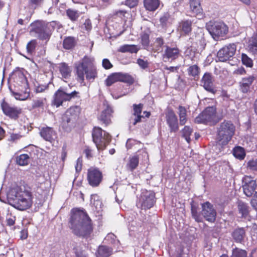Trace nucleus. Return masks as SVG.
<instances>
[{"label": "nucleus", "mask_w": 257, "mask_h": 257, "mask_svg": "<svg viewBox=\"0 0 257 257\" xmlns=\"http://www.w3.org/2000/svg\"><path fill=\"white\" fill-rule=\"evenodd\" d=\"M69 223L72 232L78 237L87 238L93 232L92 221L84 209L72 208Z\"/></svg>", "instance_id": "nucleus-1"}, {"label": "nucleus", "mask_w": 257, "mask_h": 257, "mask_svg": "<svg viewBox=\"0 0 257 257\" xmlns=\"http://www.w3.org/2000/svg\"><path fill=\"white\" fill-rule=\"evenodd\" d=\"M103 105L105 108L98 116V119L104 124L105 126H107L111 122V118L113 111L107 100H104L103 102Z\"/></svg>", "instance_id": "nucleus-18"}, {"label": "nucleus", "mask_w": 257, "mask_h": 257, "mask_svg": "<svg viewBox=\"0 0 257 257\" xmlns=\"http://www.w3.org/2000/svg\"><path fill=\"white\" fill-rule=\"evenodd\" d=\"M139 155L135 154L130 156L128 159V161L126 164V168L130 172H133L139 166Z\"/></svg>", "instance_id": "nucleus-30"}, {"label": "nucleus", "mask_w": 257, "mask_h": 257, "mask_svg": "<svg viewBox=\"0 0 257 257\" xmlns=\"http://www.w3.org/2000/svg\"><path fill=\"white\" fill-rule=\"evenodd\" d=\"M236 49L235 44H230L220 49L217 52V56L220 61H226L234 55Z\"/></svg>", "instance_id": "nucleus-17"}, {"label": "nucleus", "mask_w": 257, "mask_h": 257, "mask_svg": "<svg viewBox=\"0 0 257 257\" xmlns=\"http://www.w3.org/2000/svg\"><path fill=\"white\" fill-rule=\"evenodd\" d=\"M143 107L144 104L142 103L133 104V112L132 116L130 118V121L134 125H136L138 123L144 121V119L146 118H148L150 117L151 113L150 111H144L143 112L144 115L141 114Z\"/></svg>", "instance_id": "nucleus-10"}, {"label": "nucleus", "mask_w": 257, "mask_h": 257, "mask_svg": "<svg viewBox=\"0 0 257 257\" xmlns=\"http://www.w3.org/2000/svg\"><path fill=\"white\" fill-rule=\"evenodd\" d=\"M201 82L204 88L208 92L213 94L217 92V90L213 85V76L210 73H205L201 80Z\"/></svg>", "instance_id": "nucleus-19"}, {"label": "nucleus", "mask_w": 257, "mask_h": 257, "mask_svg": "<svg viewBox=\"0 0 257 257\" xmlns=\"http://www.w3.org/2000/svg\"><path fill=\"white\" fill-rule=\"evenodd\" d=\"M102 171L98 168L91 167L87 169L86 179L89 185L92 187L99 186L103 180Z\"/></svg>", "instance_id": "nucleus-11"}, {"label": "nucleus", "mask_w": 257, "mask_h": 257, "mask_svg": "<svg viewBox=\"0 0 257 257\" xmlns=\"http://www.w3.org/2000/svg\"><path fill=\"white\" fill-rule=\"evenodd\" d=\"M94 150L89 146H85L83 150V153L85 155V157L90 160L93 157Z\"/></svg>", "instance_id": "nucleus-50"}, {"label": "nucleus", "mask_w": 257, "mask_h": 257, "mask_svg": "<svg viewBox=\"0 0 257 257\" xmlns=\"http://www.w3.org/2000/svg\"><path fill=\"white\" fill-rule=\"evenodd\" d=\"M201 214L208 222L213 223L216 220V211L209 202L206 201L201 204Z\"/></svg>", "instance_id": "nucleus-16"}, {"label": "nucleus", "mask_w": 257, "mask_h": 257, "mask_svg": "<svg viewBox=\"0 0 257 257\" xmlns=\"http://www.w3.org/2000/svg\"><path fill=\"white\" fill-rule=\"evenodd\" d=\"M165 119L170 133H176L178 131V120L177 115L172 109H169L166 112Z\"/></svg>", "instance_id": "nucleus-15"}, {"label": "nucleus", "mask_w": 257, "mask_h": 257, "mask_svg": "<svg viewBox=\"0 0 257 257\" xmlns=\"http://www.w3.org/2000/svg\"><path fill=\"white\" fill-rule=\"evenodd\" d=\"M155 43L156 44L157 46L159 47V49L162 48L165 43L164 38L161 36L156 38Z\"/></svg>", "instance_id": "nucleus-60"}, {"label": "nucleus", "mask_w": 257, "mask_h": 257, "mask_svg": "<svg viewBox=\"0 0 257 257\" xmlns=\"http://www.w3.org/2000/svg\"><path fill=\"white\" fill-rule=\"evenodd\" d=\"M190 12L195 17H203V12L200 0H189Z\"/></svg>", "instance_id": "nucleus-25"}, {"label": "nucleus", "mask_w": 257, "mask_h": 257, "mask_svg": "<svg viewBox=\"0 0 257 257\" xmlns=\"http://www.w3.org/2000/svg\"><path fill=\"white\" fill-rule=\"evenodd\" d=\"M235 126L230 120H224L216 128V146L223 149L232 139L235 135Z\"/></svg>", "instance_id": "nucleus-4"}, {"label": "nucleus", "mask_w": 257, "mask_h": 257, "mask_svg": "<svg viewBox=\"0 0 257 257\" xmlns=\"http://www.w3.org/2000/svg\"><path fill=\"white\" fill-rule=\"evenodd\" d=\"M233 155L237 159L242 160L245 156L244 149L240 146L235 147L233 150Z\"/></svg>", "instance_id": "nucleus-41"}, {"label": "nucleus", "mask_w": 257, "mask_h": 257, "mask_svg": "<svg viewBox=\"0 0 257 257\" xmlns=\"http://www.w3.org/2000/svg\"><path fill=\"white\" fill-rule=\"evenodd\" d=\"M76 44V41L74 37L69 36L64 38L63 41V47L66 50L73 49Z\"/></svg>", "instance_id": "nucleus-34"}, {"label": "nucleus", "mask_w": 257, "mask_h": 257, "mask_svg": "<svg viewBox=\"0 0 257 257\" xmlns=\"http://www.w3.org/2000/svg\"><path fill=\"white\" fill-rule=\"evenodd\" d=\"M221 119L216 114L215 108L207 107L195 118V122L214 125Z\"/></svg>", "instance_id": "nucleus-8"}, {"label": "nucleus", "mask_w": 257, "mask_h": 257, "mask_svg": "<svg viewBox=\"0 0 257 257\" xmlns=\"http://www.w3.org/2000/svg\"><path fill=\"white\" fill-rule=\"evenodd\" d=\"M57 69L62 78L68 79L70 77L72 70L67 63L65 62H61L59 63L57 67Z\"/></svg>", "instance_id": "nucleus-29"}, {"label": "nucleus", "mask_w": 257, "mask_h": 257, "mask_svg": "<svg viewBox=\"0 0 257 257\" xmlns=\"http://www.w3.org/2000/svg\"><path fill=\"white\" fill-rule=\"evenodd\" d=\"M198 206L195 205L192 202L191 203V212L192 217L197 222H202V218L201 216L200 213L198 212Z\"/></svg>", "instance_id": "nucleus-37"}, {"label": "nucleus", "mask_w": 257, "mask_h": 257, "mask_svg": "<svg viewBox=\"0 0 257 257\" xmlns=\"http://www.w3.org/2000/svg\"><path fill=\"white\" fill-rule=\"evenodd\" d=\"M170 18V15L168 13L164 14L160 18V22L162 27H165L168 22Z\"/></svg>", "instance_id": "nucleus-53"}, {"label": "nucleus", "mask_w": 257, "mask_h": 257, "mask_svg": "<svg viewBox=\"0 0 257 257\" xmlns=\"http://www.w3.org/2000/svg\"><path fill=\"white\" fill-rule=\"evenodd\" d=\"M37 45V40L33 39L29 42L26 46L27 52L29 54H32L35 51Z\"/></svg>", "instance_id": "nucleus-45"}, {"label": "nucleus", "mask_w": 257, "mask_h": 257, "mask_svg": "<svg viewBox=\"0 0 257 257\" xmlns=\"http://www.w3.org/2000/svg\"><path fill=\"white\" fill-rule=\"evenodd\" d=\"M164 52L162 55L163 59L165 61H174L179 57L180 54V50L177 47H171L169 46L166 45L165 46Z\"/></svg>", "instance_id": "nucleus-20"}, {"label": "nucleus", "mask_w": 257, "mask_h": 257, "mask_svg": "<svg viewBox=\"0 0 257 257\" xmlns=\"http://www.w3.org/2000/svg\"><path fill=\"white\" fill-rule=\"evenodd\" d=\"M31 33H34L38 35V38L42 41L46 40L47 41L49 40V36L46 35L45 33L47 32L45 22L42 21L37 20L30 24Z\"/></svg>", "instance_id": "nucleus-14"}, {"label": "nucleus", "mask_w": 257, "mask_h": 257, "mask_svg": "<svg viewBox=\"0 0 257 257\" xmlns=\"http://www.w3.org/2000/svg\"><path fill=\"white\" fill-rule=\"evenodd\" d=\"M139 0H125L124 4L130 8L137 7Z\"/></svg>", "instance_id": "nucleus-57"}, {"label": "nucleus", "mask_w": 257, "mask_h": 257, "mask_svg": "<svg viewBox=\"0 0 257 257\" xmlns=\"http://www.w3.org/2000/svg\"><path fill=\"white\" fill-rule=\"evenodd\" d=\"M250 49L255 54H257V40L253 41L250 44Z\"/></svg>", "instance_id": "nucleus-64"}, {"label": "nucleus", "mask_w": 257, "mask_h": 257, "mask_svg": "<svg viewBox=\"0 0 257 257\" xmlns=\"http://www.w3.org/2000/svg\"><path fill=\"white\" fill-rule=\"evenodd\" d=\"M137 63L143 69H146L149 67L148 62L141 58L137 60Z\"/></svg>", "instance_id": "nucleus-58"}, {"label": "nucleus", "mask_w": 257, "mask_h": 257, "mask_svg": "<svg viewBox=\"0 0 257 257\" xmlns=\"http://www.w3.org/2000/svg\"><path fill=\"white\" fill-rule=\"evenodd\" d=\"M193 22L191 20H183L179 23L178 30L183 35H189L192 30Z\"/></svg>", "instance_id": "nucleus-27"}, {"label": "nucleus", "mask_w": 257, "mask_h": 257, "mask_svg": "<svg viewBox=\"0 0 257 257\" xmlns=\"http://www.w3.org/2000/svg\"><path fill=\"white\" fill-rule=\"evenodd\" d=\"M82 161L79 158L76 161V164L75 165V168L76 172L78 174L82 170Z\"/></svg>", "instance_id": "nucleus-59"}, {"label": "nucleus", "mask_w": 257, "mask_h": 257, "mask_svg": "<svg viewBox=\"0 0 257 257\" xmlns=\"http://www.w3.org/2000/svg\"><path fill=\"white\" fill-rule=\"evenodd\" d=\"M154 192L147 190H143L140 195L139 203L142 209H149L152 208L155 203Z\"/></svg>", "instance_id": "nucleus-13"}, {"label": "nucleus", "mask_w": 257, "mask_h": 257, "mask_svg": "<svg viewBox=\"0 0 257 257\" xmlns=\"http://www.w3.org/2000/svg\"><path fill=\"white\" fill-rule=\"evenodd\" d=\"M247 252L243 249L235 247L232 250L231 257H246Z\"/></svg>", "instance_id": "nucleus-47"}, {"label": "nucleus", "mask_w": 257, "mask_h": 257, "mask_svg": "<svg viewBox=\"0 0 257 257\" xmlns=\"http://www.w3.org/2000/svg\"><path fill=\"white\" fill-rule=\"evenodd\" d=\"M79 94L80 93L76 90H74L70 93H67V98L68 101H70L75 98H79Z\"/></svg>", "instance_id": "nucleus-55"}, {"label": "nucleus", "mask_w": 257, "mask_h": 257, "mask_svg": "<svg viewBox=\"0 0 257 257\" xmlns=\"http://www.w3.org/2000/svg\"><path fill=\"white\" fill-rule=\"evenodd\" d=\"M187 71L189 75L194 77L198 76L199 74V68L197 65L189 66Z\"/></svg>", "instance_id": "nucleus-48"}, {"label": "nucleus", "mask_w": 257, "mask_h": 257, "mask_svg": "<svg viewBox=\"0 0 257 257\" xmlns=\"http://www.w3.org/2000/svg\"><path fill=\"white\" fill-rule=\"evenodd\" d=\"M255 80V77L254 75L242 78L239 82V90L243 93L250 92L251 86Z\"/></svg>", "instance_id": "nucleus-21"}, {"label": "nucleus", "mask_w": 257, "mask_h": 257, "mask_svg": "<svg viewBox=\"0 0 257 257\" xmlns=\"http://www.w3.org/2000/svg\"><path fill=\"white\" fill-rule=\"evenodd\" d=\"M117 73L119 82L125 83L129 85H132L135 82V79L131 75L122 72Z\"/></svg>", "instance_id": "nucleus-35"}, {"label": "nucleus", "mask_w": 257, "mask_h": 257, "mask_svg": "<svg viewBox=\"0 0 257 257\" xmlns=\"http://www.w3.org/2000/svg\"><path fill=\"white\" fill-rule=\"evenodd\" d=\"M126 13V11L125 10H118L117 11H115L113 15L116 17H119L121 19L125 17V15Z\"/></svg>", "instance_id": "nucleus-62"}, {"label": "nucleus", "mask_w": 257, "mask_h": 257, "mask_svg": "<svg viewBox=\"0 0 257 257\" xmlns=\"http://www.w3.org/2000/svg\"><path fill=\"white\" fill-rule=\"evenodd\" d=\"M14 89L10 88L13 96L17 100H25L29 96V86L27 78L20 70L13 72L11 76Z\"/></svg>", "instance_id": "nucleus-2"}, {"label": "nucleus", "mask_w": 257, "mask_h": 257, "mask_svg": "<svg viewBox=\"0 0 257 257\" xmlns=\"http://www.w3.org/2000/svg\"><path fill=\"white\" fill-rule=\"evenodd\" d=\"M47 32L45 33L47 37L48 36L49 39L50 38L52 32L54 31L56 28L59 27V22L57 21H52L48 23H45Z\"/></svg>", "instance_id": "nucleus-38"}, {"label": "nucleus", "mask_w": 257, "mask_h": 257, "mask_svg": "<svg viewBox=\"0 0 257 257\" xmlns=\"http://www.w3.org/2000/svg\"><path fill=\"white\" fill-rule=\"evenodd\" d=\"M30 160V156L26 154H21L17 156L16 158V161L18 165L22 166L27 165Z\"/></svg>", "instance_id": "nucleus-40"}, {"label": "nucleus", "mask_w": 257, "mask_h": 257, "mask_svg": "<svg viewBox=\"0 0 257 257\" xmlns=\"http://www.w3.org/2000/svg\"><path fill=\"white\" fill-rule=\"evenodd\" d=\"M93 143L98 151H103L109 144L111 136L99 126H94L92 131Z\"/></svg>", "instance_id": "nucleus-7"}, {"label": "nucleus", "mask_w": 257, "mask_h": 257, "mask_svg": "<svg viewBox=\"0 0 257 257\" xmlns=\"http://www.w3.org/2000/svg\"><path fill=\"white\" fill-rule=\"evenodd\" d=\"M48 106V100L46 97H38L33 100L31 109L43 112Z\"/></svg>", "instance_id": "nucleus-22"}, {"label": "nucleus", "mask_w": 257, "mask_h": 257, "mask_svg": "<svg viewBox=\"0 0 257 257\" xmlns=\"http://www.w3.org/2000/svg\"><path fill=\"white\" fill-rule=\"evenodd\" d=\"M139 51V49L135 45L124 44L120 46L117 50L118 52L121 53H137Z\"/></svg>", "instance_id": "nucleus-33"}, {"label": "nucleus", "mask_w": 257, "mask_h": 257, "mask_svg": "<svg viewBox=\"0 0 257 257\" xmlns=\"http://www.w3.org/2000/svg\"><path fill=\"white\" fill-rule=\"evenodd\" d=\"M49 88V84H38L35 87V92L36 93H42L47 90Z\"/></svg>", "instance_id": "nucleus-54"}, {"label": "nucleus", "mask_w": 257, "mask_h": 257, "mask_svg": "<svg viewBox=\"0 0 257 257\" xmlns=\"http://www.w3.org/2000/svg\"><path fill=\"white\" fill-rule=\"evenodd\" d=\"M178 114L179 117V122L181 125H184L187 120V110L184 106L179 105L178 106Z\"/></svg>", "instance_id": "nucleus-36"}, {"label": "nucleus", "mask_w": 257, "mask_h": 257, "mask_svg": "<svg viewBox=\"0 0 257 257\" xmlns=\"http://www.w3.org/2000/svg\"><path fill=\"white\" fill-rule=\"evenodd\" d=\"M206 28L214 39L225 36L228 31L227 26L222 21L211 20L206 23Z\"/></svg>", "instance_id": "nucleus-9"}, {"label": "nucleus", "mask_w": 257, "mask_h": 257, "mask_svg": "<svg viewBox=\"0 0 257 257\" xmlns=\"http://www.w3.org/2000/svg\"><path fill=\"white\" fill-rule=\"evenodd\" d=\"M77 80L80 83L84 82L85 75L86 79L89 81L93 82L97 77L96 68L91 65L90 59L84 56L81 61L75 66Z\"/></svg>", "instance_id": "nucleus-5"}, {"label": "nucleus", "mask_w": 257, "mask_h": 257, "mask_svg": "<svg viewBox=\"0 0 257 257\" xmlns=\"http://www.w3.org/2000/svg\"><path fill=\"white\" fill-rule=\"evenodd\" d=\"M113 252V249L106 245H99L96 252V257H109Z\"/></svg>", "instance_id": "nucleus-32"}, {"label": "nucleus", "mask_w": 257, "mask_h": 257, "mask_svg": "<svg viewBox=\"0 0 257 257\" xmlns=\"http://www.w3.org/2000/svg\"><path fill=\"white\" fill-rule=\"evenodd\" d=\"M1 107L4 114L14 120H17L23 112L21 108L11 105L5 99L1 102Z\"/></svg>", "instance_id": "nucleus-12"}, {"label": "nucleus", "mask_w": 257, "mask_h": 257, "mask_svg": "<svg viewBox=\"0 0 257 257\" xmlns=\"http://www.w3.org/2000/svg\"><path fill=\"white\" fill-rule=\"evenodd\" d=\"M119 77L117 72L110 74L105 80V84L107 86H110L115 82H118Z\"/></svg>", "instance_id": "nucleus-42"}, {"label": "nucleus", "mask_w": 257, "mask_h": 257, "mask_svg": "<svg viewBox=\"0 0 257 257\" xmlns=\"http://www.w3.org/2000/svg\"><path fill=\"white\" fill-rule=\"evenodd\" d=\"M193 132L192 129L189 126H185L182 130V137L185 138L188 143L191 142L190 136Z\"/></svg>", "instance_id": "nucleus-44"}, {"label": "nucleus", "mask_w": 257, "mask_h": 257, "mask_svg": "<svg viewBox=\"0 0 257 257\" xmlns=\"http://www.w3.org/2000/svg\"><path fill=\"white\" fill-rule=\"evenodd\" d=\"M246 73V71L245 69L243 67H238L237 69H235L233 74L235 75H245Z\"/></svg>", "instance_id": "nucleus-61"}, {"label": "nucleus", "mask_w": 257, "mask_h": 257, "mask_svg": "<svg viewBox=\"0 0 257 257\" xmlns=\"http://www.w3.org/2000/svg\"><path fill=\"white\" fill-rule=\"evenodd\" d=\"M102 67L106 70L110 69L113 67V65L107 58H105L102 60Z\"/></svg>", "instance_id": "nucleus-56"}, {"label": "nucleus", "mask_w": 257, "mask_h": 257, "mask_svg": "<svg viewBox=\"0 0 257 257\" xmlns=\"http://www.w3.org/2000/svg\"><path fill=\"white\" fill-rule=\"evenodd\" d=\"M141 43L144 49H147L150 43V35L146 32L143 33L141 35Z\"/></svg>", "instance_id": "nucleus-43"}, {"label": "nucleus", "mask_w": 257, "mask_h": 257, "mask_svg": "<svg viewBox=\"0 0 257 257\" xmlns=\"http://www.w3.org/2000/svg\"><path fill=\"white\" fill-rule=\"evenodd\" d=\"M12 206L15 208L23 211L31 207L33 204V194L31 188L27 184L18 187L15 193Z\"/></svg>", "instance_id": "nucleus-3"}, {"label": "nucleus", "mask_w": 257, "mask_h": 257, "mask_svg": "<svg viewBox=\"0 0 257 257\" xmlns=\"http://www.w3.org/2000/svg\"><path fill=\"white\" fill-rule=\"evenodd\" d=\"M247 167L251 171H257V159H252L247 163Z\"/></svg>", "instance_id": "nucleus-52"}, {"label": "nucleus", "mask_w": 257, "mask_h": 257, "mask_svg": "<svg viewBox=\"0 0 257 257\" xmlns=\"http://www.w3.org/2000/svg\"><path fill=\"white\" fill-rule=\"evenodd\" d=\"M237 208L239 213L241 214L242 217L245 218L249 214V207L247 204L240 201L238 203Z\"/></svg>", "instance_id": "nucleus-39"}, {"label": "nucleus", "mask_w": 257, "mask_h": 257, "mask_svg": "<svg viewBox=\"0 0 257 257\" xmlns=\"http://www.w3.org/2000/svg\"><path fill=\"white\" fill-rule=\"evenodd\" d=\"M241 61L242 64L247 67L251 68L253 66L252 60L245 54H242Z\"/></svg>", "instance_id": "nucleus-49"}, {"label": "nucleus", "mask_w": 257, "mask_h": 257, "mask_svg": "<svg viewBox=\"0 0 257 257\" xmlns=\"http://www.w3.org/2000/svg\"><path fill=\"white\" fill-rule=\"evenodd\" d=\"M251 204L252 206L257 210V192H255L252 199L251 200Z\"/></svg>", "instance_id": "nucleus-63"}, {"label": "nucleus", "mask_w": 257, "mask_h": 257, "mask_svg": "<svg viewBox=\"0 0 257 257\" xmlns=\"http://www.w3.org/2000/svg\"><path fill=\"white\" fill-rule=\"evenodd\" d=\"M44 0H28V5L32 9H36L40 7Z\"/></svg>", "instance_id": "nucleus-51"}, {"label": "nucleus", "mask_w": 257, "mask_h": 257, "mask_svg": "<svg viewBox=\"0 0 257 257\" xmlns=\"http://www.w3.org/2000/svg\"><path fill=\"white\" fill-rule=\"evenodd\" d=\"M65 101H68L67 93L61 89H58L54 95L52 105L58 107L62 105L63 103Z\"/></svg>", "instance_id": "nucleus-24"}, {"label": "nucleus", "mask_w": 257, "mask_h": 257, "mask_svg": "<svg viewBox=\"0 0 257 257\" xmlns=\"http://www.w3.org/2000/svg\"><path fill=\"white\" fill-rule=\"evenodd\" d=\"M144 7L149 12H154L156 11L160 6V0H144Z\"/></svg>", "instance_id": "nucleus-31"}, {"label": "nucleus", "mask_w": 257, "mask_h": 257, "mask_svg": "<svg viewBox=\"0 0 257 257\" xmlns=\"http://www.w3.org/2000/svg\"><path fill=\"white\" fill-rule=\"evenodd\" d=\"M231 236L236 243H241L244 242L246 237V230L244 227H237L231 232Z\"/></svg>", "instance_id": "nucleus-28"}, {"label": "nucleus", "mask_w": 257, "mask_h": 257, "mask_svg": "<svg viewBox=\"0 0 257 257\" xmlns=\"http://www.w3.org/2000/svg\"><path fill=\"white\" fill-rule=\"evenodd\" d=\"M66 15L72 21H75L78 18L79 15L76 10L68 9L66 11Z\"/></svg>", "instance_id": "nucleus-46"}, {"label": "nucleus", "mask_w": 257, "mask_h": 257, "mask_svg": "<svg viewBox=\"0 0 257 257\" xmlns=\"http://www.w3.org/2000/svg\"><path fill=\"white\" fill-rule=\"evenodd\" d=\"M40 135L44 140L52 143L54 140V137L56 135V133L53 127L46 126L40 129Z\"/></svg>", "instance_id": "nucleus-26"}, {"label": "nucleus", "mask_w": 257, "mask_h": 257, "mask_svg": "<svg viewBox=\"0 0 257 257\" xmlns=\"http://www.w3.org/2000/svg\"><path fill=\"white\" fill-rule=\"evenodd\" d=\"M81 108L79 106H72L68 108L62 116L61 125L67 132H70L78 123Z\"/></svg>", "instance_id": "nucleus-6"}, {"label": "nucleus", "mask_w": 257, "mask_h": 257, "mask_svg": "<svg viewBox=\"0 0 257 257\" xmlns=\"http://www.w3.org/2000/svg\"><path fill=\"white\" fill-rule=\"evenodd\" d=\"M243 192L247 197H250L255 192L256 187V181L251 177H247L245 178L244 185L242 186Z\"/></svg>", "instance_id": "nucleus-23"}]
</instances>
